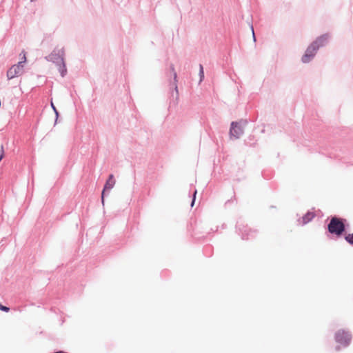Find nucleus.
<instances>
[{"label": "nucleus", "instance_id": "nucleus-1", "mask_svg": "<svg viewBox=\"0 0 353 353\" xmlns=\"http://www.w3.org/2000/svg\"><path fill=\"white\" fill-rule=\"evenodd\" d=\"M23 57L21 60L17 63L12 65L7 72L8 79H12L23 73L24 63L26 61V56L24 51L22 52Z\"/></svg>", "mask_w": 353, "mask_h": 353}, {"label": "nucleus", "instance_id": "nucleus-2", "mask_svg": "<svg viewBox=\"0 0 353 353\" xmlns=\"http://www.w3.org/2000/svg\"><path fill=\"white\" fill-rule=\"evenodd\" d=\"M328 231L333 234L340 236L345 230V225L343 222L337 217L331 219L327 226Z\"/></svg>", "mask_w": 353, "mask_h": 353}, {"label": "nucleus", "instance_id": "nucleus-3", "mask_svg": "<svg viewBox=\"0 0 353 353\" xmlns=\"http://www.w3.org/2000/svg\"><path fill=\"white\" fill-rule=\"evenodd\" d=\"M336 341L343 346L349 345L351 336L348 332L344 330H339L335 334Z\"/></svg>", "mask_w": 353, "mask_h": 353}, {"label": "nucleus", "instance_id": "nucleus-4", "mask_svg": "<svg viewBox=\"0 0 353 353\" xmlns=\"http://www.w3.org/2000/svg\"><path fill=\"white\" fill-rule=\"evenodd\" d=\"M318 50V46L311 43L307 48L305 54L302 57V61L304 63H308L315 55Z\"/></svg>", "mask_w": 353, "mask_h": 353}, {"label": "nucleus", "instance_id": "nucleus-5", "mask_svg": "<svg viewBox=\"0 0 353 353\" xmlns=\"http://www.w3.org/2000/svg\"><path fill=\"white\" fill-rule=\"evenodd\" d=\"M243 132V128L236 122L231 123L230 134L231 137L238 139Z\"/></svg>", "mask_w": 353, "mask_h": 353}, {"label": "nucleus", "instance_id": "nucleus-6", "mask_svg": "<svg viewBox=\"0 0 353 353\" xmlns=\"http://www.w3.org/2000/svg\"><path fill=\"white\" fill-rule=\"evenodd\" d=\"M115 184V180L114 179V176L113 174H110L109 176V178L107 180L105 184V186H104V189L102 192V202L103 203V195H104V192L105 190H111L114 185Z\"/></svg>", "mask_w": 353, "mask_h": 353}, {"label": "nucleus", "instance_id": "nucleus-7", "mask_svg": "<svg viewBox=\"0 0 353 353\" xmlns=\"http://www.w3.org/2000/svg\"><path fill=\"white\" fill-rule=\"evenodd\" d=\"M328 39H329V37H328L327 34H323V35L318 37L312 43V44L315 45V46H318V49H319L320 47L323 46L325 44H327V43L328 42Z\"/></svg>", "mask_w": 353, "mask_h": 353}, {"label": "nucleus", "instance_id": "nucleus-8", "mask_svg": "<svg viewBox=\"0 0 353 353\" xmlns=\"http://www.w3.org/2000/svg\"><path fill=\"white\" fill-rule=\"evenodd\" d=\"M346 241L351 245H353V234H350L345 236Z\"/></svg>", "mask_w": 353, "mask_h": 353}, {"label": "nucleus", "instance_id": "nucleus-9", "mask_svg": "<svg viewBox=\"0 0 353 353\" xmlns=\"http://www.w3.org/2000/svg\"><path fill=\"white\" fill-rule=\"evenodd\" d=\"M199 74H200V77H201V81H202V79H203V77H204L203 68V65H200V71H199Z\"/></svg>", "mask_w": 353, "mask_h": 353}, {"label": "nucleus", "instance_id": "nucleus-10", "mask_svg": "<svg viewBox=\"0 0 353 353\" xmlns=\"http://www.w3.org/2000/svg\"><path fill=\"white\" fill-rule=\"evenodd\" d=\"M0 310L8 312H9L10 308L6 306H4L0 303Z\"/></svg>", "mask_w": 353, "mask_h": 353}, {"label": "nucleus", "instance_id": "nucleus-11", "mask_svg": "<svg viewBox=\"0 0 353 353\" xmlns=\"http://www.w3.org/2000/svg\"><path fill=\"white\" fill-rule=\"evenodd\" d=\"M1 154H0V161H1V159L3 158L4 157V149H3V146L1 145Z\"/></svg>", "mask_w": 353, "mask_h": 353}, {"label": "nucleus", "instance_id": "nucleus-12", "mask_svg": "<svg viewBox=\"0 0 353 353\" xmlns=\"http://www.w3.org/2000/svg\"><path fill=\"white\" fill-rule=\"evenodd\" d=\"M196 193H197V191H196V190H195V191H194V195H193L194 198H193V201H192V206H193V205H194V200H195V197H196Z\"/></svg>", "mask_w": 353, "mask_h": 353}, {"label": "nucleus", "instance_id": "nucleus-13", "mask_svg": "<svg viewBox=\"0 0 353 353\" xmlns=\"http://www.w3.org/2000/svg\"><path fill=\"white\" fill-rule=\"evenodd\" d=\"M252 34H253V37H254V40H255V37H254V30H253V28H252Z\"/></svg>", "mask_w": 353, "mask_h": 353}, {"label": "nucleus", "instance_id": "nucleus-14", "mask_svg": "<svg viewBox=\"0 0 353 353\" xmlns=\"http://www.w3.org/2000/svg\"><path fill=\"white\" fill-rule=\"evenodd\" d=\"M174 79H176V73L174 71Z\"/></svg>", "mask_w": 353, "mask_h": 353}, {"label": "nucleus", "instance_id": "nucleus-15", "mask_svg": "<svg viewBox=\"0 0 353 353\" xmlns=\"http://www.w3.org/2000/svg\"><path fill=\"white\" fill-rule=\"evenodd\" d=\"M52 107L53 108V109L54 110V111H55V112H56V113L57 114V110H56V109H55V108H54V106L53 103H52Z\"/></svg>", "mask_w": 353, "mask_h": 353}]
</instances>
